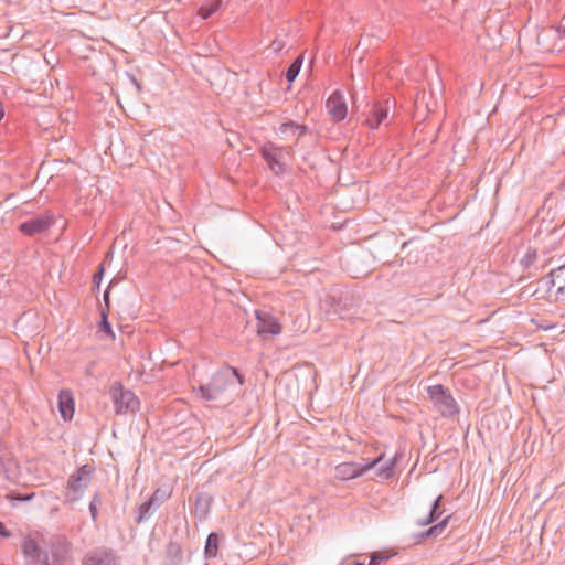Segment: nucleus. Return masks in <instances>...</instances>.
<instances>
[{"label":"nucleus","mask_w":565,"mask_h":565,"mask_svg":"<svg viewBox=\"0 0 565 565\" xmlns=\"http://www.w3.org/2000/svg\"><path fill=\"white\" fill-rule=\"evenodd\" d=\"M381 456L384 457V455L382 454ZM395 462H396V457L392 458V459H388V460H382L379 465H381L376 471V476L377 478H380L381 480H388L393 477V472H394V466H395Z\"/></svg>","instance_id":"16"},{"label":"nucleus","mask_w":565,"mask_h":565,"mask_svg":"<svg viewBox=\"0 0 565 565\" xmlns=\"http://www.w3.org/2000/svg\"><path fill=\"white\" fill-rule=\"evenodd\" d=\"M301 65H302V58L301 56L297 57L294 63L288 67L287 72H286V77L288 79V82H292L297 75L299 74V71L301 68Z\"/></svg>","instance_id":"18"},{"label":"nucleus","mask_w":565,"mask_h":565,"mask_svg":"<svg viewBox=\"0 0 565 565\" xmlns=\"http://www.w3.org/2000/svg\"><path fill=\"white\" fill-rule=\"evenodd\" d=\"M50 226L51 217L43 215L22 223L19 228L23 234L32 236L45 232Z\"/></svg>","instance_id":"10"},{"label":"nucleus","mask_w":565,"mask_h":565,"mask_svg":"<svg viewBox=\"0 0 565 565\" xmlns=\"http://www.w3.org/2000/svg\"><path fill=\"white\" fill-rule=\"evenodd\" d=\"M104 298L107 300V298H108V292H105Z\"/></svg>","instance_id":"28"},{"label":"nucleus","mask_w":565,"mask_h":565,"mask_svg":"<svg viewBox=\"0 0 565 565\" xmlns=\"http://www.w3.org/2000/svg\"><path fill=\"white\" fill-rule=\"evenodd\" d=\"M92 469L87 466L82 467L75 476L68 481V493L71 500H77L89 482Z\"/></svg>","instance_id":"7"},{"label":"nucleus","mask_w":565,"mask_h":565,"mask_svg":"<svg viewBox=\"0 0 565 565\" xmlns=\"http://www.w3.org/2000/svg\"><path fill=\"white\" fill-rule=\"evenodd\" d=\"M90 510H92V513L95 514V505L94 504H90Z\"/></svg>","instance_id":"27"},{"label":"nucleus","mask_w":565,"mask_h":565,"mask_svg":"<svg viewBox=\"0 0 565 565\" xmlns=\"http://www.w3.org/2000/svg\"><path fill=\"white\" fill-rule=\"evenodd\" d=\"M548 298L554 301H565V266L551 271Z\"/></svg>","instance_id":"6"},{"label":"nucleus","mask_w":565,"mask_h":565,"mask_svg":"<svg viewBox=\"0 0 565 565\" xmlns=\"http://www.w3.org/2000/svg\"><path fill=\"white\" fill-rule=\"evenodd\" d=\"M218 536L215 533L209 535L206 541V553L210 555H215L217 551Z\"/></svg>","instance_id":"20"},{"label":"nucleus","mask_w":565,"mask_h":565,"mask_svg":"<svg viewBox=\"0 0 565 565\" xmlns=\"http://www.w3.org/2000/svg\"><path fill=\"white\" fill-rule=\"evenodd\" d=\"M383 460V456H379L374 460L366 463L343 462L334 468V477L340 480H350L360 477L364 472L377 466Z\"/></svg>","instance_id":"5"},{"label":"nucleus","mask_w":565,"mask_h":565,"mask_svg":"<svg viewBox=\"0 0 565 565\" xmlns=\"http://www.w3.org/2000/svg\"><path fill=\"white\" fill-rule=\"evenodd\" d=\"M0 535L9 536V532L6 530L4 525L0 522Z\"/></svg>","instance_id":"25"},{"label":"nucleus","mask_w":565,"mask_h":565,"mask_svg":"<svg viewBox=\"0 0 565 565\" xmlns=\"http://www.w3.org/2000/svg\"><path fill=\"white\" fill-rule=\"evenodd\" d=\"M83 565H117L115 556L110 552H96L87 555Z\"/></svg>","instance_id":"14"},{"label":"nucleus","mask_w":565,"mask_h":565,"mask_svg":"<svg viewBox=\"0 0 565 565\" xmlns=\"http://www.w3.org/2000/svg\"><path fill=\"white\" fill-rule=\"evenodd\" d=\"M23 553L32 562H46V554L41 550L35 539L28 536L23 542Z\"/></svg>","instance_id":"11"},{"label":"nucleus","mask_w":565,"mask_h":565,"mask_svg":"<svg viewBox=\"0 0 565 565\" xmlns=\"http://www.w3.org/2000/svg\"><path fill=\"white\" fill-rule=\"evenodd\" d=\"M427 394L429 401L441 416L451 418L459 414V406L456 399L443 385L436 384L429 386Z\"/></svg>","instance_id":"2"},{"label":"nucleus","mask_w":565,"mask_h":565,"mask_svg":"<svg viewBox=\"0 0 565 565\" xmlns=\"http://www.w3.org/2000/svg\"><path fill=\"white\" fill-rule=\"evenodd\" d=\"M282 331L279 320L271 316L257 315V334L259 337L278 335Z\"/></svg>","instance_id":"8"},{"label":"nucleus","mask_w":565,"mask_h":565,"mask_svg":"<svg viewBox=\"0 0 565 565\" xmlns=\"http://www.w3.org/2000/svg\"><path fill=\"white\" fill-rule=\"evenodd\" d=\"M221 3H222L221 0H211L210 2L200 7L198 14L202 19H207L209 17H211L213 13H215L220 9Z\"/></svg>","instance_id":"17"},{"label":"nucleus","mask_w":565,"mask_h":565,"mask_svg":"<svg viewBox=\"0 0 565 565\" xmlns=\"http://www.w3.org/2000/svg\"><path fill=\"white\" fill-rule=\"evenodd\" d=\"M100 329L114 337L113 330L107 321V316L103 313V320L100 322Z\"/></svg>","instance_id":"23"},{"label":"nucleus","mask_w":565,"mask_h":565,"mask_svg":"<svg viewBox=\"0 0 565 565\" xmlns=\"http://www.w3.org/2000/svg\"><path fill=\"white\" fill-rule=\"evenodd\" d=\"M110 394L117 413L136 412L138 409V397L132 392L125 391L120 384H114Z\"/></svg>","instance_id":"4"},{"label":"nucleus","mask_w":565,"mask_h":565,"mask_svg":"<svg viewBox=\"0 0 565 565\" xmlns=\"http://www.w3.org/2000/svg\"><path fill=\"white\" fill-rule=\"evenodd\" d=\"M440 500H441V495H438V497L435 499V501H434V505H433V509H431V511H430V513H429V516H428V519L424 522L425 524H426V523H430V522H433L437 516H439V515H440V513H439V514H437V510H438V507H439V502H440Z\"/></svg>","instance_id":"21"},{"label":"nucleus","mask_w":565,"mask_h":565,"mask_svg":"<svg viewBox=\"0 0 565 565\" xmlns=\"http://www.w3.org/2000/svg\"><path fill=\"white\" fill-rule=\"evenodd\" d=\"M355 565H363L362 563H356Z\"/></svg>","instance_id":"29"},{"label":"nucleus","mask_w":565,"mask_h":565,"mask_svg":"<svg viewBox=\"0 0 565 565\" xmlns=\"http://www.w3.org/2000/svg\"><path fill=\"white\" fill-rule=\"evenodd\" d=\"M448 519H449V516H447L446 519H444L439 524H437V525H435V526L430 527V529L428 530V535H435V536H436V535H439V534L443 532V530L445 529V526H446V524H447V522H448Z\"/></svg>","instance_id":"22"},{"label":"nucleus","mask_w":565,"mask_h":565,"mask_svg":"<svg viewBox=\"0 0 565 565\" xmlns=\"http://www.w3.org/2000/svg\"><path fill=\"white\" fill-rule=\"evenodd\" d=\"M388 107L387 105L377 104L374 106L372 117L366 119V125L374 129L387 117Z\"/></svg>","instance_id":"15"},{"label":"nucleus","mask_w":565,"mask_h":565,"mask_svg":"<svg viewBox=\"0 0 565 565\" xmlns=\"http://www.w3.org/2000/svg\"><path fill=\"white\" fill-rule=\"evenodd\" d=\"M130 82L136 86L138 92L141 89L140 84L138 83V81L134 76L130 77Z\"/></svg>","instance_id":"26"},{"label":"nucleus","mask_w":565,"mask_h":565,"mask_svg":"<svg viewBox=\"0 0 565 565\" xmlns=\"http://www.w3.org/2000/svg\"><path fill=\"white\" fill-rule=\"evenodd\" d=\"M327 109L333 120H343L347 116L348 108L343 96L339 92H334L327 100Z\"/></svg>","instance_id":"9"},{"label":"nucleus","mask_w":565,"mask_h":565,"mask_svg":"<svg viewBox=\"0 0 565 565\" xmlns=\"http://www.w3.org/2000/svg\"><path fill=\"white\" fill-rule=\"evenodd\" d=\"M262 153L270 170L276 174L284 173L287 170V160L291 156L290 148H279L273 143L263 147Z\"/></svg>","instance_id":"3"},{"label":"nucleus","mask_w":565,"mask_h":565,"mask_svg":"<svg viewBox=\"0 0 565 565\" xmlns=\"http://www.w3.org/2000/svg\"><path fill=\"white\" fill-rule=\"evenodd\" d=\"M0 472L9 480H15L19 477V466L10 454L0 455Z\"/></svg>","instance_id":"13"},{"label":"nucleus","mask_w":565,"mask_h":565,"mask_svg":"<svg viewBox=\"0 0 565 565\" xmlns=\"http://www.w3.org/2000/svg\"><path fill=\"white\" fill-rule=\"evenodd\" d=\"M279 129L281 134H288L289 131L297 136H301L305 134V127L296 125L294 122L282 124Z\"/></svg>","instance_id":"19"},{"label":"nucleus","mask_w":565,"mask_h":565,"mask_svg":"<svg viewBox=\"0 0 565 565\" xmlns=\"http://www.w3.org/2000/svg\"><path fill=\"white\" fill-rule=\"evenodd\" d=\"M242 384V379L235 369H225L215 374L207 386H202L201 392L206 399H215L228 388Z\"/></svg>","instance_id":"1"},{"label":"nucleus","mask_w":565,"mask_h":565,"mask_svg":"<svg viewBox=\"0 0 565 565\" xmlns=\"http://www.w3.org/2000/svg\"><path fill=\"white\" fill-rule=\"evenodd\" d=\"M58 409L61 416L65 420H71L73 418L75 412V404L71 392L62 391L58 394Z\"/></svg>","instance_id":"12"},{"label":"nucleus","mask_w":565,"mask_h":565,"mask_svg":"<svg viewBox=\"0 0 565 565\" xmlns=\"http://www.w3.org/2000/svg\"><path fill=\"white\" fill-rule=\"evenodd\" d=\"M384 557L380 554H373L370 558L369 565H379Z\"/></svg>","instance_id":"24"}]
</instances>
